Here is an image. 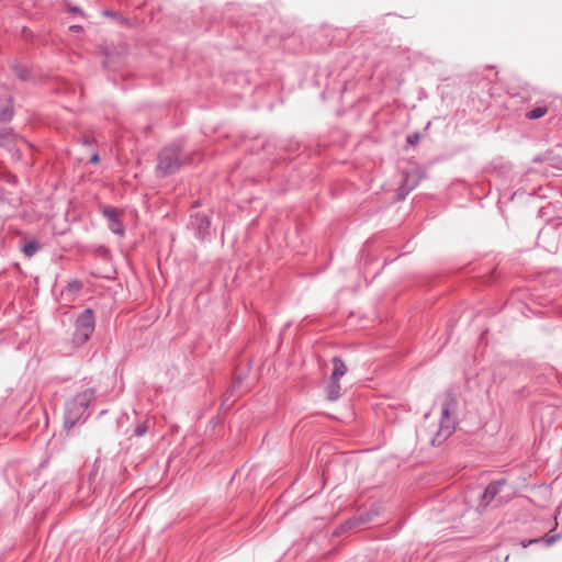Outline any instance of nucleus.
I'll return each mask as SVG.
<instances>
[{
	"instance_id": "nucleus-10",
	"label": "nucleus",
	"mask_w": 562,
	"mask_h": 562,
	"mask_svg": "<svg viewBox=\"0 0 562 562\" xmlns=\"http://www.w3.org/2000/svg\"><path fill=\"white\" fill-rule=\"evenodd\" d=\"M333 372L330 380H340L347 372V366L340 357H334L331 359Z\"/></svg>"
},
{
	"instance_id": "nucleus-13",
	"label": "nucleus",
	"mask_w": 562,
	"mask_h": 562,
	"mask_svg": "<svg viewBox=\"0 0 562 562\" xmlns=\"http://www.w3.org/2000/svg\"><path fill=\"white\" fill-rule=\"evenodd\" d=\"M40 248H41L40 243L32 239V240L25 241L23 244L21 250L25 257L32 258Z\"/></svg>"
},
{
	"instance_id": "nucleus-12",
	"label": "nucleus",
	"mask_w": 562,
	"mask_h": 562,
	"mask_svg": "<svg viewBox=\"0 0 562 562\" xmlns=\"http://www.w3.org/2000/svg\"><path fill=\"white\" fill-rule=\"evenodd\" d=\"M11 69L13 71L14 76L16 78H19L20 80L27 81L31 79V71L27 66L20 64V63H14L11 66Z\"/></svg>"
},
{
	"instance_id": "nucleus-28",
	"label": "nucleus",
	"mask_w": 562,
	"mask_h": 562,
	"mask_svg": "<svg viewBox=\"0 0 562 562\" xmlns=\"http://www.w3.org/2000/svg\"><path fill=\"white\" fill-rule=\"evenodd\" d=\"M97 490H98V486H97V485H95V486H93V493H95V492H97Z\"/></svg>"
},
{
	"instance_id": "nucleus-9",
	"label": "nucleus",
	"mask_w": 562,
	"mask_h": 562,
	"mask_svg": "<svg viewBox=\"0 0 562 562\" xmlns=\"http://www.w3.org/2000/svg\"><path fill=\"white\" fill-rule=\"evenodd\" d=\"M19 142L26 143V140L18 133H15L12 128H0V147L9 151L10 149H13V147L18 145Z\"/></svg>"
},
{
	"instance_id": "nucleus-14",
	"label": "nucleus",
	"mask_w": 562,
	"mask_h": 562,
	"mask_svg": "<svg viewBox=\"0 0 562 562\" xmlns=\"http://www.w3.org/2000/svg\"><path fill=\"white\" fill-rule=\"evenodd\" d=\"M0 181L5 182L11 187H16L19 184L18 177L4 168H0Z\"/></svg>"
},
{
	"instance_id": "nucleus-7",
	"label": "nucleus",
	"mask_w": 562,
	"mask_h": 562,
	"mask_svg": "<svg viewBox=\"0 0 562 562\" xmlns=\"http://www.w3.org/2000/svg\"><path fill=\"white\" fill-rule=\"evenodd\" d=\"M419 183V177L416 173H405L401 186L396 192V200L403 201Z\"/></svg>"
},
{
	"instance_id": "nucleus-8",
	"label": "nucleus",
	"mask_w": 562,
	"mask_h": 562,
	"mask_svg": "<svg viewBox=\"0 0 562 562\" xmlns=\"http://www.w3.org/2000/svg\"><path fill=\"white\" fill-rule=\"evenodd\" d=\"M103 216L109 222V229L120 236L124 235V226L119 218V211L115 207L106 206L102 211Z\"/></svg>"
},
{
	"instance_id": "nucleus-17",
	"label": "nucleus",
	"mask_w": 562,
	"mask_h": 562,
	"mask_svg": "<svg viewBox=\"0 0 562 562\" xmlns=\"http://www.w3.org/2000/svg\"><path fill=\"white\" fill-rule=\"evenodd\" d=\"M116 58H120V56L106 53L105 59L103 60V67L108 70H116L119 68V65L115 61Z\"/></svg>"
},
{
	"instance_id": "nucleus-16",
	"label": "nucleus",
	"mask_w": 562,
	"mask_h": 562,
	"mask_svg": "<svg viewBox=\"0 0 562 562\" xmlns=\"http://www.w3.org/2000/svg\"><path fill=\"white\" fill-rule=\"evenodd\" d=\"M82 286L83 284L80 280L74 279L67 283L61 293L77 294L81 291Z\"/></svg>"
},
{
	"instance_id": "nucleus-20",
	"label": "nucleus",
	"mask_w": 562,
	"mask_h": 562,
	"mask_svg": "<svg viewBox=\"0 0 562 562\" xmlns=\"http://www.w3.org/2000/svg\"><path fill=\"white\" fill-rule=\"evenodd\" d=\"M13 109L10 108V106H3L1 110H0V122H9L12 120L13 117Z\"/></svg>"
},
{
	"instance_id": "nucleus-5",
	"label": "nucleus",
	"mask_w": 562,
	"mask_h": 562,
	"mask_svg": "<svg viewBox=\"0 0 562 562\" xmlns=\"http://www.w3.org/2000/svg\"><path fill=\"white\" fill-rule=\"evenodd\" d=\"M190 227L194 231L196 238L205 240L210 237L211 217L204 213L191 215Z\"/></svg>"
},
{
	"instance_id": "nucleus-26",
	"label": "nucleus",
	"mask_w": 562,
	"mask_h": 562,
	"mask_svg": "<svg viewBox=\"0 0 562 562\" xmlns=\"http://www.w3.org/2000/svg\"><path fill=\"white\" fill-rule=\"evenodd\" d=\"M99 160H100L99 155H98V154H94V155H92V156H91V158L89 159V162H91V164H97V162H99Z\"/></svg>"
},
{
	"instance_id": "nucleus-27",
	"label": "nucleus",
	"mask_w": 562,
	"mask_h": 562,
	"mask_svg": "<svg viewBox=\"0 0 562 562\" xmlns=\"http://www.w3.org/2000/svg\"><path fill=\"white\" fill-rule=\"evenodd\" d=\"M71 11L72 12H80V9L78 7H74V8H71Z\"/></svg>"
},
{
	"instance_id": "nucleus-23",
	"label": "nucleus",
	"mask_w": 562,
	"mask_h": 562,
	"mask_svg": "<svg viewBox=\"0 0 562 562\" xmlns=\"http://www.w3.org/2000/svg\"><path fill=\"white\" fill-rule=\"evenodd\" d=\"M9 153L11 154L12 158L16 161H20L23 158L22 153L18 145H15L13 149H10Z\"/></svg>"
},
{
	"instance_id": "nucleus-22",
	"label": "nucleus",
	"mask_w": 562,
	"mask_h": 562,
	"mask_svg": "<svg viewBox=\"0 0 562 562\" xmlns=\"http://www.w3.org/2000/svg\"><path fill=\"white\" fill-rule=\"evenodd\" d=\"M419 133H413V134H409L407 137H406V143L407 145L409 146H415L419 143Z\"/></svg>"
},
{
	"instance_id": "nucleus-29",
	"label": "nucleus",
	"mask_w": 562,
	"mask_h": 562,
	"mask_svg": "<svg viewBox=\"0 0 562 562\" xmlns=\"http://www.w3.org/2000/svg\"><path fill=\"white\" fill-rule=\"evenodd\" d=\"M347 524L353 526V522L351 520H348Z\"/></svg>"
},
{
	"instance_id": "nucleus-6",
	"label": "nucleus",
	"mask_w": 562,
	"mask_h": 562,
	"mask_svg": "<svg viewBox=\"0 0 562 562\" xmlns=\"http://www.w3.org/2000/svg\"><path fill=\"white\" fill-rule=\"evenodd\" d=\"M506 484L505 479H499L492 481L484 490V493L481 497V501L477 505V509L480 512H484L488 505L494 501L496 495L502 491L503 486Z\"/></svg>"
},
{
	"instance_id": "nucleus-3",
	"label": "nucleus",
	"mask_w": 562,
	"mask_h": 562,
	"mask_svg": "<svg viewBox=\"0 0 562 562\" xmlns=\"http://www.w3.org/2000/svg\"><path fill=\"white\" fill-rule=\"evenodd\" d=\"M183 164L181 145L172 144L162 148L158 154L156 172L160 177H167L176 173Z\"/></svg>"
},
{
	"instance_id": "nucleus-4",
	"label": "nucleus",
	"mask_w": 562,
	"mask_h": 562,
	"mask_svg": "<svg viewBox=\"0 0 562 562\" xmlns=\"http://www.w3.org/2000/svg\"><path fill=\"white\" fill-rule=\"evenodd\" d=\"M71 342L75 347H81L91 338L95 328V316L92 308H86L77 315L74 323Z\"/></svg>"
},
{
	"instance_id": "nucleus-1",
	"label": "nucleus",
	"mask_w": 562,
	"mask_h": 562,
	"mask_svg": "<svg viewBox=\"0 0 562 562\" xmlns=\"http://www.w3.org/2000/svg\"><path fill=\"white\" fill-rule=\"evenodd\" d=\"M457 407V394L453 389H448L445 392L439 428L430 437V443L432 446H441L454 432L456 420L452 415L456 413Z\"/></svg>"
},
{
	"instance_id": "nucleus-24",
	"label": "nucleus",
	"mask_w": 562,
	"mask_h": 562,
	"mask_svg": "<svg viewBox=\"0 0 562 562\" xmlns=\"http://www.w3.org/2000/svg\"><path fill=\"white\" fill-rule=\"evenodd\" d=\"M542 542H544L547 546L553 544L558 539H560V535H547L541 538Z\"/></svg>"
},
{
	"instance_id": "nucleus-15",
	"label": "nucleus",
	"mask_w": 562,
	"mask_h": 562,
	"mask_svg": "<svg viewBox=\"0 0 562 562\" xmlns=\"http://www.w3.org/2000/svg\"><path fill=\"white\" fill-rule=\"evenodd\" d=\"M548 113V108L546 105H539L532 109L531 111L525 114L527 120H538L544 116Z\"/></svg>"
},
{
	"instance_id": "nucleus-11",
	"label": "nucleus",
	"mask_w": 562,
	"mask_h": 562,
	"mask_svg": "<svg viewBox=\"0 0 562 562\" xmlns=\"http://www.w3.org/2000/svg\"><path fill=\"white\" fill-rule=\"evenodd\" d=\"M341 396V386L339 380H329L326 386V397L330 402H335Z\"/></svg>"
},
{
	"instance_id": "nucleus-25",
	"label": "nucleus",
	"mask_w": 562,
	"mask_h": 562,
	"mask_svg": "<svg viewBox=\"0 0 562 562\" xmlns=\"http://www.w3.org/2000/svg\"><path fill=\"white\" fill-rule=\"evenodd\" d=\"M540 542H542V539H540V538H535V539H529V540H527V541H522V542H521V544H522V547H525V548H526V547H528V546H530V544H533V543H540Z\"/></svg>"
},
{
	"instance_id": "nucleus-2",
	"label": "nucleus",
	"mask_w": 562,
	"mask_h": 562,
	"mask_svg": "<svg viewBox=\"0 0 562 562\" xmlns=\"http://www.w3.org/2000/svg\"><path fill=\"white\" fill-rule=\"evenodd\" d=\"M95 398V390L90 387L77 393L65 403L64 427L72 428L81 420L85 422L86 412L90 403Z\"/></svg>"
},
{
	"instance_id": "nucleus-19",
	"label": "nucleus",
	"mask_w": 562,
	"mask_h": 562,
	"mask_svg": "<svg viewBox=\"0 0 562 562\" xmlns=\"http://www.w3.org/2000/svg\"><path fill=\"white\" fill-rule=\"evenodd\" d=\"M103 15L105 16H109V18H112L114 20H116L119 23L121 24H128V20L124 16H122L119 12L116 11H113V10H104L102 12Z\"/></svg>"
},
{
	"instance_id": "nucleus-18",
	"label": "nucleus",
	"mask_w": 562,
	"mask_h": 562,
	"mask_svg": "<svg viewBox=\"0 0 562 562\" xmlns=\"http://www.w3.org/2000/svg\"><path fill=\"white\" fill-rule=\"evenodd\" d=\"M101 465H102L101 459L97 458L93 462L92 469H91V471L89 473V477H88V480L91 484L95 483L98 474L101 470Z\"/></svg>"
},
{
	"instance_id": "nucleus-21",
	"label": "nucleus",
	"mask_w": 562,
	"mask_h": 562,
	"mask_svg": "<svg viewBox=\"0 0 562 562\" xmlns=\"http://www.w3.org/2000/svg\"><path fill=\"white\" fill-rule=\"evenodd\" d=\"M148 431V425L146 422L139 423L133 430L134 437H142Z\"/></svg>"
}]
</instances>
